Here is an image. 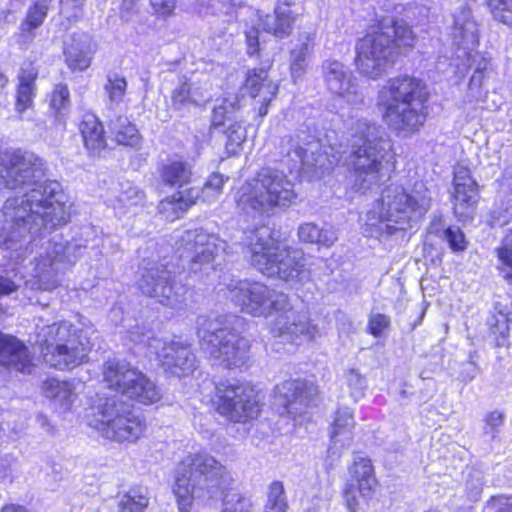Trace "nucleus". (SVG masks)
<instances>
[{"label":"nucleus","mask_w":512,"mask_h":512,"mask_svg":"<svg viewBox=\"0 0 512 512\" xmlns=\"http://www.w3.org/2000/svg\"><path fill=\"white\" fill-rule=\"evenodd\" d=\"M316 33L313 30L301 32L298 42L290 52V73L294 82L306 73L308 59L313 51Z\"/></svg>","instance_id":"nucleus-31"},{"label":"nucleus","mask_w":512,"mask_h":512,"mask_svg":"<svg viewBox=\"0 0 512 512\" xmlns=\"http://www.w3.org/2000/svg\"><path fill=\"white\" fill-rule=\"evenodd\" d=\"M317 394V386L301 379L286 380L275 388L276 401L283 408L281 414L293 417L303 414Z\"/></svg>","instance_id":"nucleus-24"},{"label":"nucleus","mask_w":512,"mask_h":512,"mask_svg":"<svg viewBox=\"0 0 512 512\" xmlns=\"http://www.w3.org/2000/svg\"><path fill=\"white\" fill-rule=\"evenodd\" d=\"M38 338L45 362L59 370L82 364L91 350L89 339L67 321L43 328Z\"/></svg>","instance_id":"nucleus-10"},{"label":"nucleus","mask_w":512,"mask_h":512,"mask_svg":"<svg viewBox=\"0 0 512 512\" xmlns=\"http://www.w3.org/2000/svg\"><path fill=\"white\" fill-rule=\"evenodd\" d=\"M81 254V248L62 240H49L43 251L35 258L34 277L42 290H52L57 286V275Z\"/></svg>","instance_id":"nucleus-17"},{"label":"nucleus","mask_w":512,"mask_h":512,"mask_svg":"<svg viewBox=\"0 0 512 512\" xmlns=\"http://www.w3.org/2000/svg\"><path fill=\"white\" fill-rule=\"evenodd\" d=\"M444 239L454 252L464 251L467 242L464 233L459 227H449L444 231Z\"/></svg>","instance_id":"nucleus-57"},{"label":"nucleus","mask_w":512,"mask_h":512,"mask_svg":"<svg viewBox=\"0 0 512 512\" xmlns=\"http://www.w3.org/2000/svg\"><path fill=\"white\" fill-rule=\"evenodd\" d=\"M350 473L356 485L354 483L346 484L343 497L349 512H358L360 503L357 494L359 493L363 498L370 497L377 481L371 461L364 457L355 458Z\"/></svg>","instance_id":"nucleus-25"},{"label":"nucleus","mask_w":512,"mask_h":512,"mask_svg":"<svg viewBox=\"0 0 512 512\" xmlns=\"http://www.w3.org/2000/svg\"><path fill=\"white\" fill-rule=\"evenodd\" d=\"M223 292L243 313L267 318L289 306V296L269 286L247 279L224 278Z\"/></svg>","instance_id":"nucleus-11"},{"label":"nucleus","mask_w":512,"mask_h":512,"mask_svg":"<svg viewBox=\"0 0 512 512\" xmlns=\"http://www.w3.org/2000/svg\"><path fill=\"white\" fill-rule=\"evenodd\" d=\"M452 39L457 47L458 58L464 57L467 58V61L472 59L476 70L488 75L491 73L490 61L477 53L473 55L479 44V35L477 23L469 8L463 7L454 14Z\"/></svg>","instance_id":"nucleus-21"},{"label":"nucleus","mask_w":512,"mask_h":512,"mask_svg":"<svg viewBox=\"0 0 512 512\" xmlns=\"http://www.w3.org/2000/svg\"><path fill=\"white\" fill-rule=\"evenodd\" d=\"M110 106H118L123 102L127 90V81L124 76L117 73H109L104 85Z\"/></svg>","instance_id":"nucleus-47"},{"label":"nucleus","mask_w":512,"mask_h":512,"mask_svg":"<svg viewBox=\"0 0 512 512\" xmlns=\"http://www.w3.org/2000/svg\"><path fill=\"white\" fill-rule=\"evenodd\" d=\"M37 76L38 71L31 63L21 67L18 75L19 83L17 86L15 102V110L20 115L33 105L36 90L35 81Z\"/></svg>","instance_id":"nucleus-33"},{"label":"nucleus","mask_w":512,"mask_h":512,"mask_svg":"<svg viewBox=\"0 0 512 512\" xmlns=\"http://www.w3.org/2000/svg\"><path fill=\"white\" fill-rule=\"evenodd\" d=\"M231 477L226 468L214 457L199 452L188 455L178 466L173 488L179 509L187 511L194 497H201L206 491L210 498L224 490Z\"/></svg>","instance_id":"nucleus-8"},{"label":"nucleus","mask_w":512,"mask_h":512,"mask_svg":"<svg viewBox=\"0 0 512 512\" xmlns=\"http://www.w3.org/2000/svg\"><path fill=\"white\" fill-rule=\"evenodd\" d=\"M294 184L278 169L264 168L238 190L237 205L243 211L269 213L290 207L296 200Z\"/></svg>","instance_id":"nucleus-9"},{"label":"nucleus","mask_w":512,"mask_h":512,"mask_svg":"<svg viewBox=\"0 0 512 512\" xmlns=\"http://www.w3.org/2000/svg\"><path fill=\"white\" fill-rule=\"evenodd\" d=\"M197 13L203 18L216 16L227 22L235 13V5L228 0H200Z\"/></svg>","instance_id":"nucleus-41"},{"label":"nucleus","mask_w":512,"mask_h":512,"mask_svg":"<svg viewBox=\"0 0 512 512\" xmlns=\"http://www.w3.org/2000/svg\"><path fill=\"white\" fill-rule=\"evenodd\" d=\"M346 383L350 389V395L359 400L365 394L367 382L365 377L356 369H350L346 374Z\"/></svg>","instance_id":"nucleus-52"},{"label":"nucleus","mask_w":512,"mask_h":512,"mask_svg":"<svg viewBox=\"0 0 512 512\" xmlns=\"http://www.w3.org/2000/svg\"><path fill=\"white\" fill-rule=\"evenodd\" d=\"M389 326L390 318L384 314L377 313L369 318L368 329L374 337H381Z\"/></svg>","instance_id":"nucleus-63"},{"label":"nucleus","mask_w":512,"mask_h":512,"mask_svg":"<svg viewBox=\"0 0 512 512\" xmlns=\"http://www.w3.org/2000/svg\"><path fill=\"white\" fill-rule=\"evenodd\" d=\"M226 149L228 153L235 154L238 148L246 140V129L240 123L230 124L226 131Z\"/></svg>","instance_id":"nucleus-51"},{"label":"nucleus","mask_w":512,"mask_h":512,"mask_svg":"<svg viewBox=\"0 0 512 512\" xmlns=\"http://www.w3.org/2000/svg\"><path fill=\"white\" fill-rule=\"evenodd\" d=\"M234 112V106L231 102L223 100L216 105L212 112L211 126L216 128L224 125L226 120H230Z\"/></svg>","instance_id":"nucleus-56"},{"label":"nucleus","mask_w":512,"mask_h":512,"mask_svg":"<svg viewBox=\"0 0 512 512\" xmlns=\"http://www.w3.org/2000/svg\"><path fill=\"white\" fill-rule=\"evenodd\" d=\"M492 219L493 224L499 226H504L512 220V191L507 201L493 212Z\"/></svg>","instance_id":"nucleus-61"},{"label":"nucleus","mask_w":512,"mask_h":512,"mask_svg":"<svg viewBox=\"0 0 512 512\" xmlns=\"http://www.w3.org/2000/svg\"><path fill=\"white\" fill-rule=\"evenodd\" d=\"M180 242L184 249L180 258L188 261L189 273L200 279L216 270L217 258L228 248L225 240L203 229L185 231Z\"/></svg>","instance_id":"nucleus-14"},{"label":"nucleus","mask_w":512,"mask_h":512,"mask_svg":"<svg viewBox=\"0 0 512 512\" xmlns=\"http://www.w3.org/2000/svg\"><path fill=\"white\" fill-rule=\"evenodd\" d=\"M245 240L251 265L263 275L287 283L300 280L304 272L302 252L276 239L270 227L261 226L250 231Z\"/></svg>","instance_id":"nucleus-7"},{"label":"nucleus","mask_w":512,"mask_h":512,"mask_svg":"<svg viewBox=\"0 0 512 512\" xmlns=\"http://www.w3.org/2000/svg\"><path fill=\"white\" fill-rule=\"evenodd\" d=\"M484 482L479 474H470L466 481L465 491L470 501L476 502L483 492Z\"/></svg>","instance_id":"nucleus-60"},{"label":"nucleus","mask_w":512,"mask_h":512,"mask_svg":"<svg viewBox=\"0 0 512 512\" xmlns=\"http://www.w3.org/2000/svg\"><path fill=\"white\" fill-rule=\"evenodd\" d=\"M298 237L300 241L330 247L337 240L335 230L330 226L320 227L313 222H306L299 226Z\"/></svg>","instance_id":"nucleus-38"},{"label":"nucleus","mask_w":512,"mask_h":512,"mask_svg":"<svg viewBox=\"0 0 512 512\" xmlns=\"http://www.w3.org/2000/svg\"><path fill=\"white\" fill-rule=\"evenodd\" d=\"M70 104V92L65 84L55 86L50 97V108L55 111L56 115H60Z\"/></svg>","instance_id":"nucleus-53"},{"label":"nucleus","mask_w":512,"mask_h":512,"mask_svg":"<svg viewBox=\"0 0 512 512\" xmlns=\"http://www.w3.org/2000/svg\"><path fill=\"white\" fill-rule=\"evenodd\" d=\"M241 323L242 319L234 315L197 317L196 333L201 349L215 364L231 369L248 362L251 345L237 328Z\"/></svg>","instance_id":"nucleus-6"},{"label":"nucleus","mask_w":512,"mask_h":512,"mask_svg":"<svg viewBox=\"0 0 512 512\" xmlns=\"http://www.w3.org/2000/svg\"><path fill=\"white\" fill-rule=\"evenodd\" d=\"M103 377L113 389L142 404H153L161 397V389L144 373L121 359H109L103 366Z\"/></svg>","instance_id":"nucleus-13"},{"label":"nucleus","mask_w":512,"mask_h":512,"mask_svg":"<svg viewBox=\"0 0 512 512\" xmlns=\"http://www.w3.org/2000/svg\"><path fill=\"white\" fill-rule=\"evenodd\" d=\"M228 180V177L220 173L211 174L201 189L202 200L205 202L215 201L222 194L223 185Z\"/></svg>","instance_id":"nucleus-49"},{"label":"nucleus","mask_w":512,"mask_h":512,"mask_svg":"<svg viewBox=\"0 0 512 512\" xmlns=\"http://www.w3.org/2000/svg\"><path fill=\"white\" fill-rule=\"evenodd\" d=\"M95 45L91 37L85 33H74L64 49L65 62L73 71H85L91 65Z\"/></svg>","instance_id":"nucleus-28"},{"label":"nucleus","mask_w":512,"mask_h":512,"mask_svg":"<svg viewBox=\"0 0 512 512\" xmlns=\"http://www.w3.org/2000/svg\"><path fill=\"white\" fill-rule=\"evenodd\" d=\"M53 0H32L26 17L21 23L20 29L23 33H32L45 21Z\"/></svg>","instance_id":"nucleus-40"},{"label":"nucleus","mask_w":512,"mask_h":512,"mask_svg":"<svg viewBox=\"0 0 512 512\" xmlns=\"http://www.w3.org/2000/svg\"><path fill=\"white\" fill-rule=\"evenodd\" d=\"M144 200V193L135 186H129L119 194L117 201L119 206L132 207L142 204Z\"/></svg>","instance_id":"nucleus-55"},{"label":"nucleus","mask_w":512,"mask_h":512,"mask_svg":"<svg viewBox=\"0 0 512 512\" xmlns=\"http://www.w3.org/2000/svg\"><path fill=\"white\" fill-rule=\"evenodd\" d=\"M495 252L497 255V269L501 277L512 284V230L504 237Z\"/></svg>","instance_id":"nucleus-44"},{"label":"nucleus","mask_w":512,"mask_h":512,"mask_svg":"<svg viewBox=\"0 0 512 512\" xmlns=\"http://www.w3.org/2000/svg\"><path fill=\"white\" fill-rule=\"evenodd\" d=\"M220 512H256L252 499L238 491L223 493Z\"/></svg>","instance_id":"nucleus-46"},{"label":"nucleus","mask_w":512,"mask_h":512,"mask_svg":"<svg viewBox=\"0 0 512 512\" xmlns=\"http://www.w3.org/2000/svg\"><path fill=\"white\" fill-rule=\"evenodd\" d=\"M281 161L291 169H308L322 166L321 143L312 135L301 132L296 136H284L279 143Z\"/></svg>","instance_id":"nucleus-22"},{"label":"nucleus","mask_w":512,"mask_h":512,"mask_svg":"<svg viewBox=\"0 0 512 512\" xmlns=\"http://www.w3.org/2000/svg\"><path fill=\"white\" fill-rule=\"evenodd\" d=\"M453 185L455 187L471 188L477 187L476 182L472 179L470 170L462 165H457L454 169Z\"/></svg>","instance_id":"nucleus-64"},{"label":"nucleus","mask_w":512,"mask_h":512,"mask_svg":"<svg viewBox=\"0 0 512 512\" xmlns=\"http://www.w3.org/2000/svg\"><path fill=\"white\" fill-rule=\"evenodd\" d=\"M79 130L89 155L99 156L106 148L107 142L104 127L98 117L92 113L84 114L79 123Z\"/></svg>","instance_id":"nucleus-30"},{"label":"nucleus","mask_w":512,"mask_h":512,"mask_svg":"<svg viewBox=\"0 0 512 512\" xmlns=\"http://www.w3.org/2000/svg\"><path fill=\"white\" fill-rule=\"evenodd\" d=\"M150 351L156 355L161 367L171 375L186 377L197 367L196 354L187 340L156 339L150 342Z\"/></svg>","instance_id":"nucleus-20"},{"label":"nucleus","mask_w":512,"mask_h":512,"mask_svg":"<svg viewBox=\"0 0 512 512\" xmlns=\"http://www.w3.org/2000/svg\"><path fill=\"white\" fill-rule=\"evenodd\" d=\"M206 95L202 87L188 79L179 77L171 92V107L178 112L188 111L191 106L198 107L205 101Z\"/></svg>","instance_id":"nucleus-29"},{"label":"nucleus","mask_w":512,"mask_h":512,"mask_svg":"<svg viewBox=\"0 0 512 512\" xmlns=\"http://www.w3.org/2000/svg\"><path fill=\"white\" fill-rule=\"evenodd\" d=\"M270 325L273 337L300 345L309 343L320 334L319 327L311 319L310 313L305 309H294L289 306L280 312Z\"/></svg>","instance_id":"nucleus-19"},{"label":"nucleus","mask_w":512,"mask_h":512,"mask_svg":"<svg viewBox=\"0 0 512 512\" xmlns=\"http://www.w3.org/2000/svg\"><path fill=\"white\" fill-rule=\"evenodd\" d=\"M45 163L33 152L5 150L0 155V189H27L22 196L5 201V226L0 248L17 250V242L50 233L70 220V205L57 181H42Z\"/></svg>","instance_id":"nucleus-1"},{"label":"nucleus","mask_w":512,"mask_h":512,"mask_svg":"<svg viewBox=\"0 0 512 512\" xmlns=\"http://www.w3.org/2000/svg\"><path fill=\"white\" fill-rule=\"evenodd\" d=\"M110 131L116 142L120 145L138 147L142 137L135 124L125 116H118L110 122Z\"/></svg>","instance_id":"nucleus-39"},{"label":"nucleus","mask_w":512,"mask_h":512,"mask_svg":"<svg viewBox=\"0 0 512 512\" xmlns=\"http://www.w3.org/2000/svg\"><path fill=\"white\" fill-rule=\"evenodd\" d=\"M93 426L105 438L119 443H135L146 430L145 418L131 406L116 398H107L97 407Z\"/></svg>","instance_id":"nucleus-12"},{"label":"nucleus","mask_w":512,"mask_h":512,"mask_svg":"<svg viewBox=\"0 0 512 512\" xmlns=\"http://www.w3.org/2000/svg\"><path fill=\"white\" fill-rule=\"evenodd\" d=\"M393 9L396 17H382L376 29L356 44L357 69L372 79L382 76L392 67L398 54L414 48L416 37L407 22L420 24L429 15V8L414 0L397 3Z\"/></svg>","instance_id":"nucleus-2"},{"label":"nucleus","mask_w":512,"mask_h":512,"mask_svg":"<svg viewBox=\"0 0 512 512\" xmlns=\"http://www.w3.org/2000/svg\"><path fill=\"white\" fill-rule=\"evenodd\" d=\"M18 468V459L13 454L0 456V482L12 483Z\"/></svg>","instance_id":"nucleus-54"},{"label":"nucleus","mask_w":512,"mask_h":512,"mask_svg":"<svg viewBox=\"0 0 512 512\" xmlns=\"http://www.w3.org/2000/svg\"><path fill=\"white\" fill-rule=\"evenodd\" d=\"M178 0H150V6L155 14L159 18H167L173 15Z\"/></svg>","instance_id":"nucleus-62"},{"label":"nucleus","mask_w":512,"mask_h":512,"mask_svg":"<svg viewBox=\"0 0 512 512\" xmlns=\"http://www.w3.org/2000/svg\"><path fill=\"white\" fill-rule=\"evenodd\" d=\"M137 285L144 295L154 298L164 306L177 309L185 303L187 288L172 277L166 264L156 263L141 269Z\"/></svg>","instance_id":"nucleus-16"},{"label":"nucleus","mask_w":512,"mask_h":512,"mask_svg":"<svg viewBox=\"0 0 512 512\" xmlns=\"http://www.w3.org/2000/svg\"><path fill=\"white\" fill-rule=\"evenodd\" d=\"M432 195L422 181L414 183L410 190L390 184L367 213L364 234L381 238L404 230L413 220L423 217L431 207Z\"/></svg>","instance_id":"nucleus-4"},{"label":"nucleus","mask_w":512,"mask_h":512,"mask_svg":"<svg viewBox=\"0 0 512 512\" xmlns=\"http://www.w3.org/2000/svg\"><path fill=\"white\" fill-rule=\"evenodd\" d=\"M322 76L327 89L351 105H360L364 94L358 87L352 71L338 60H325L321 65Z\"/></svg>","instance_id":"nucleus-23"},{"label":"nucleus","mask_w":512,"mask_h":512,"mask_svg":"<svg viewBox=\"0 0 512 512\" xmlns=\"http://www.w3.org/2000/svg\"><path fill=\"white\" fill-rule=\"evenodd\" d=\"M355 419L348 407H339L331 424L330 446L328 453L340 456L343 450L349 449L354 440Z\"/></svg>","instance_id":"nucleus-26"},{"label":"nucleus","mask_w":512,"mask_h":512,"mask_svg":"<svg viewBox=\"0 0 512 512\" xmlns=\"http://www.w3.org/2000/svg\"><path fill=\"white\" fill-rule=\"evenodd\" d=\"M159 175L164 185L180 189L190 183L192 166L185 161L170 160L161 166Z\"/></svg>","instance_id":"nucleus-35"},{"label":"nucleus","mask_w":512,"mask_h":512,"mask_svg":"<svg viewBox=\"0 0 512 512\" xmlns=\"http://www.w3.org/2000/svg\"><path fill=\"white\" fill-rule=\"evenodd\" d=\"M42 389L45 397L64 411L69 410L77 398L73 385L68 381L49 378L43 383Z\"/></svg>","instance_id":"nucleus-34"},{"label":"nucleus","mask_w":512,"mask_h":512,"mask_svg":"<svg viewBox=\"0 0 512 512\" xmlns=\"http://www.w3.org/2000/svg\"><path fill=\"white\" fill-rule=\"evenodd\" d=\"M149 505L148 489H130L119 501V512H144Z\"/></svg>","instance_id":"nucleus-42"},{"label":"nucleus","mask_w":512,"mask_h":512,"mask_svg":"<svg viewBox=\"0 0 512 512\" xmlns=\"http://www.w3.org/2000/svg\"><path fill=\"white\" fill-rule=\"evenodd\" d=\"M295 19L290 3L279 0L275 5L274 14L267 15L263 20V28L266 32L282 39L291 34Z\"/></svg>","instance_id":"nucleus-32"},{"label":"nucleus","mask_w":512,"mask_h":512,"mask_svg":"<svg viewBox=\"0 0 512 512\" xmlns=\"http://www.w3.org/2000/svg\"><path fill=\"white\" fill-rule=\"evenodd\" d=\"M351 130V187L365 193L390 177L395 169V152L392 140L381 126L359 119Z\"/></svg>","instance_id":"nucleus-3"},{"label":"nucleus","mask_w":512,"mask_h":512,"mask_svg":"<svg viewBox=\"0 0 512 512\" xmlns=\"http://www.w3.org/2000/svg\"><path fill=\"white\" fill-rule=\"evenodd\" d=\"M505 416L500 411H492L485 417L484 433L494 439L499 433L500 427L504 424Z\"/></svg>","instance_id":"nucleus-59"},{"label":"nucleus","mask_w":512,"mask_h":512,"mask_svg":"<svg viewBox=\"0 0 512 512\" xmlns=\"http://www.w3.org/2000/svg\"><path fill=\"white\" fill-rule=\"evenodd\" d=\"M245 88L251 97H260L266 101H272L278 90L277 85L268 79V72L263 67L248 72Z\"/></svg>","instance_id":"nucleus-36"},{"label":"nucleus","mask_w":512,"mask_h":512,"mask_svg":"<svg viewBox=\"0 0 512 512\" xmlns=\"http://www.w3.org/2000/svg\"><path fill=\"white\" fill-rule=\"evenodd\" d=\"M454 213L460 219L470 216L469 209L477 201V187H455L453 192Z\"/></svg>","instance_id":"nucleus-45"},{"label":"nucleus","mask_w":512,"mask_h":512,"mask_svg":"<svg viewBox=\"0 0 512 512\" xmlns=\"http://www.w3.org/2000/svg\"><path fill=\"white\" fill-rule=\"evenodd\" d=\"M482 512H512V496H492L485 503Z\"/></svg>","instance_id":"nucleus-58"},{"label":"nucleus","mask_w":512,"mask_h":512,"mask_svg":"<svg viewBox=\"0 0 512 512\" xmlns=\"http://www.w3.org/2000/svg\"><path fill=\"white\" fill-rule=\"evenodd\" d=\"M493 18L512 28V0H487Z\"/></svg>","instance_id":"nucleus-50"},{"label":"nucleus","mask_w":512,"mask_h":512,"mask_svg":"<svg viewBox=\"0 0 512 512\" xmlns=\"http://www.w3.org/2000/svg\"><path fill=\"white\" fill-rule=\"evenodd\" d=\"M495 313L490 315L487 319V325L491 334L494 336V341L498 347L508 345L510 336V326L512 323L508 319L506 313V304L500 301L494 303Z\"/></svg>","instance_id":"nucleus-37"},{"label":"nucleus","mask_w":512,"mask_h":512,"mask_svg":"<svg viewBox=\"0 0 512 512\" xmlns=\"http://www.w3.org/2000/svg\"><path fill=\"white\" fill-rule=\"evenodd\" d=\"M270 325L273 337L300 345L309 343L320 334L319 327L311 319L310 313L305 309H294L289 306L280 312Z\"/></svg>","instance_id":"nucleus-18"},{"label":"nucleus","mask_w":512,"mask_h":512,"mask_svg":"<svg viewBox=\"0 0 512 512\" xmlns=\"http://www.w3.org/2000/svg\"><path fill=\"white\" fill-rule=\"evenodd\" d=\"M287 508L288 502L283 483L273 481L269 486L264 512H286Z\"/></svg>","instance_id":"nucleus-48"},{"label":"nucleus","mask_w":512,"mask_h":512,"mask_svg":"<svg viewBox=\"0 0 512 512\" xmlns=\"http://www.w3.org/2000/svg\"><path fill=\"white\" fill-rule=\"evenodd\" d=\"M0 364L30 374L33 369L28 347L16 337L0 332Z\"/></svg>","instance_id":"nucleus-27"},{"label":"nucleus","mask_w":512,"mask_h":512,"mask_svg":"<svg viewBox=\"0 0 512 512\" xmlns=\"http://www.w3.org/2000/svg\"><path fill=\"white\" fill-rule=\"evenodd\" d=\"M217 411L235 423H245L256 418L260 412L253 386L240 380L220 382L215 388Z\"/></svg>","instance_id":"nucleus-15"},{"label":"nucleus","mask_w":512,"mask_h":512,"mask_svg":"<svg viewBox=\"0 0 512 512\" xmlns=\"http://www.w3.org/2000/svg\"><path fill=\"white\" fill-rule=\"evenodd\" d=\"M427 100L425 84L409 75L390 78L378 93L384 121L392 130L405 134L414 133L424 125Z\"/></svg>","instance_id":"nucleus-5"},{"label":"nucleus","mask_w":512,"mask_h":512,"mask_svg":"<svg viewBox=\"0 0 512 512\" xmlns=\"http://www.w3.org/2000/svg\"><path fill=\"white\" fill-rule=\"evenodd\" d=\"M199 198H202L201 190L199 188L192 187L185 192L178 191L174 195L167 197L165 200L160 202L159 209L164 211L171 205L175 212L177 208L181 212H185L191 205L195 204Z\"/></svg>","instance_id":"nucleus-43"}]
</instances>
